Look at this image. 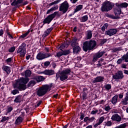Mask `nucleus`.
<instances>
[{
    "instance_id": "2eb2a0df",
    "label": "nucleus",
    "mask_w": 128,
    "mask_h": 128,
    "mask_svg": "<svg viewBox=\"0 0 128 128\" xmlns=\"http://www.w3.org/2000/svg\"><path fill=\"white\" fill-rule=\"evenodd\" d=\"M104 77L102 76H98L94 78L92 80V83L96 84L97 82H104Z\"/></svg>"
},
{
    "instance_id": "864d4df0",
    "label": "nucleus",
    "mask_w": 128,
    "mask_h": 128,
    "mask_svg": "<svg viewBox=\"0 0 128 128\" xmlns=\"http://www.w3.org/2000/svg\"><path fill=\"white\" fill-rule=\"evenodd\" d=\"M80 119L81 120H84V116H86V115L84 114V113H82V112H80Z\"/></svg>"
},
{
    "instance_id": "6e6d98bb",
    "label": "nucleus",
    "mask_w": 128,
    "mask_h": 128,
    "mask_svg": "<svg viewBox=\"0 0 128 128\" xmlns=\"http://www.w3.org/2000/svg\"><path fill=\"white\" fill-rule=\"evenodd\" d=\"M94 120H96L94 116H92V118H89V122H92Z\"/></svg>"
},
{
    "instance_id": "4468645a",
    "label": "nucleus",
    "mask_w": 128,
    "mask_h": 128,
    "mask_svg": "<svg viewBox=\"0 0 128 128\" xmlns=\"http://www.w3.org/2000/svg\"><path fill=\"white\" fill-rule=\"evenodd\" d=\"M111 120H112V122H122V117L118 114H114L112 116Z\"/></svg>"
},
{
    "instance_id": "a18cd8bd",
    "label": "nucleus",
    "mask_w": 128,
    "mask_h": 128,
    "mask_svg": "<svg viewBox=\"0 0 128 128\" xmlns=\"http://www.w3.org/2000/svg\"><path fill=\"white\" fill-rule=\"evenodd\" d=\"M64 56V54L62 53V51H60V52H58L56 53V56L57 58H60V56Z\"/></svg>"
},
{
    "instance_id": "20e7f679",
    "label": "nucleus",
    "mask_w": 128,
    "mask_h": 128,
    "mask_svg": "<svg viewBox=\"0 0 128 128\" xmlns=\"http://www.w3.org/2000/svg\"><path fill=\"white\" fill-rule=\"evenodd\" d=\"M26 44L23 42L16 49V54H20V58H24L26 54Z\"/></svg>"
},
{
    "instance_id": "412c9836",
    "label": "nucleus",
    "mask_w": 128,
    "mask_h": 128,
    "mask_svg": "<svg viewBox=\"0 0 128 128\" xmlns=\"http://www.w3.org/2000/svg\"><path fill=\"white\" fill-rule=\"evenodd\" d=\"M54 30V27H50L48 28L44 32V34L42 35V38H46V36H48L52 32V30Z\"/></svg>"
},
{
    "instance_id": "7ed1b4c3",
    "label": "nucleus",
    "mask_w": 128,
    "mask_h": 128,
    "mask_svg": "<svg viewBox=\"0 0 128 128\" xmlns=\"http://www.w3.org/2000/svg\"><path fill=\"white\" fill-rule=\"evenodd\" d=\"M60 16V14L58 13V12H55L54 13L48 15L47 17H46L43 20L42 25L40 26V28H43L44 26L46 24H50V22H52V21L54 18H56V16Z\"/></svg>"
},
{
    "instance_id": "c85d7f7f",
    "label": "nucleus",
    "mask_w": 128,
    "mask_h": 128,
    "mask_svg": "<svg viewBox=\"0 0 128 128\" xmlns=\"http://www.w3.org/2000/svg\"><path fill=\"white\" fill-rule=\"evenodd\" d=\"M61 72H62L64 74H65V76H68L70 75V72H72V70H70V69L66 68L64 70H63Z\"/></svg>"
},
{
    "instance_id": "b1692460",
    "label": "nucleus",
    "mask_w": 128,
    "mask_h": 128,
    "mask_svg": "<svg viewBox=\"0 0 128 128\" xmlns=\"http://www.w3.org/2000/svg\"><path fill=\"white\" fill-rule=\"evenodd\" d=\"M58 8V6H55L52 7L51 8H50L46 12V14H52V12H54V10H56Z\"/></svg>"
},
{
    "instance_id": "bb28decb",
    "label": "nucleus",
    "mask_w": 128,
    "mask_h": 128,
    "mask_svg": "<svg viewBox=\"0 0 128 128\" xmlns=\"http://www.w3.org/2000/svg\"><path fill=\"white\" fill-rule=\"evenodd\" d=\"M86 38L87 40H90L92 38V32L90 30H88L87 31V33L86 34Z\"/></svg>"
},
{
    "instance_id": "052dcab7",
    "label": "nucleus",
    "mask_w": 128,
    "mask_h": 128,
    "mask_svg": "<svg viewBox=\"0 0 128 128\" xmlns=\"http://www.w3.org/2000/svg\"><path fill=\"white\" fill-rule=\"evenodd\" d=\"M6 120V116H2V119L0 120V122H4Z\"/></svg>"
},
{
    "instance_id": "69168bd1",
    "label": "nucleus",
    "mask_w": 128,
    "mask_h": 128,
    "mask_svg": "<svg viewBox=\"0 0 128 128\" xmlns=\"http://www.w3.org/2000/svg\"><path fill=\"white\" fill-rule=\"evenodd\" d=\"M89 120H90V118L88 117V116H86L84 118V122H89Z\"/></svg>"
},
{
    "instance_id": "a19ab883",
    "label": "nucleus",
    "mask_w": 128,
    "mask_h": 128,
    "mask_svg": "<svg viewBox=\"0 0 128 128\" xmlns=\"http://www.w3.org/2000/svg\"><path fill=\"white\" fill-rule=\"evenodd\" d=\"M60 50L62 51L63 54V56H68V54H70V50H62V49H60Z\"/></svg>"
},
{
    "instance_id": "473e14b6",
    "label": "nucleus",
    "mask_w": 128,
    "mask_h": 128,
    "mask_svg": "<svg viewBox=\"0 0 128 128\" xmlns=\"http://www.w3.org/2000/svg\"><path fill=\"white\" fill-rule=\"evenodd\" d=\"M83 6L82 4L78 5L76 6V8L74 10V12H80V10H82Z\"/></svg>"
},
{
    "instance_id": "0e129e2a",
    "label": "nucleus",
    "mask_w": 128,
    "mask_h": 128,
    "mask_svg": "<svg viewBox=\"0 0 128 128\" xmlns=\"http://www.w3.org/2000/svg\"><path fill=\"white\" fill-rule=\"evenodd\" d=\"M62 0H56L53 2V3L54 4H60V2Z\"/></svg>"
},
{
    "instance_id": "49530a36",
    "label": "nucleus",
    "mask_w": 128,
    "mask_h": 128,
    "mask_svg": "<svg viewBox=\"0 0 128 128\" xmlns=\"http://www.w3.org/2000/svg\"><path fill=\"white\" fill-rule=\"evenodd\" d=\"M14 50H16V46H13L12 47H10L8 50V52H14Z\"/></svg>"
},
{
    "instance_id": "1a4fd4ad",
    "label": "nucleus",
    "mask_w": 128,
    "mask_h": 128,
    "mask_svg": "<svg viewBox=\"0 0 128 128\" xmlns=\"http://www.w3.org/2000/svg\"><path fill=\"white\" fill-rule=\"evenodd\" d=\"M114 12L116 17L120 19V18H122V9L118 8V6H114Z\"/></svg>"
},
{
    "instance_id": "f704fd0d",
    "label": "nucleus",
    "mask_w": 128,
    "mask_h": 128,
    "mask_svg": "<svg viewBox=\"0 0 128 128\" xmlns=\"http://www.w3.org/2000/svg\"><path fill=\"white\" fill-rule=\"evenodd\" d=\"M106 16L107 18H112V20H118V18L116 16H114V15L110 14H106Z\"/></svg>"
},
{
    "instance_id": "c03bdc74",
    "label": "nucleus",
    "mask_w": 128,
    "mask_h": 128,
    "mask_svg": "<svg viewBox=\"0 0 128 128\" xmlns=\"http://www.w3.org/2000/svg\"><path fill=\"white\" fill-rule=\"evenodd\" d=\"M12 110H14V108H12V106H8L6 112L7 114H9V112H12Z\"/></svg>"
},
{
    "instance_id": "4d7b16f0",
    "label": "nucleus",
    "mask_w": 128,
    "mask_h": 128,
    "mask_svg": "<svg viewBox=\"0 0 128 128\" xmlns=\"http://www.w3.org/2000/svg\"><path fill=\"white\" fill-rule=\"evenodd\" d=\"M122 61H123V60H122V58L118 59L116 62L117 64H122Z\"/></svg>"
},
{
    "instance_id": "79ce46f5",
    "label": "nucleus",
    "mask_w": 128,
    "mask_h": 128,
    "mask_svg": "<svg viewBox=\"0 0 128 128\" xmlns=\"http://www.w3.org/2000/svg\"><path fill=\"white\" fill-rule=\"evenodd\" d=\"M43 80H44V77L42 76H38L37 82H43Z\"/></svg>"
},
{
    "instance_id": "3c124183",
    "label": "nucleus",
    "mask_w": 128,
    "mask_h": 128,
    "mask_svg": "<svg viewBox=\"0 0 128 128\" xmlns=\"http://www.w3.org/2000/svg\"><path fill=\"white\" fill-rule=\"evenodd\" d=\"M50 64V62L49 61H46L44 62V68H48V66Z\"/></svg>"
},
{
    "instance_id": "8fccbe9b",
    "label": "nucleus",
    "mask_w": 128,
    "mask_h": 128,
    "mask_svg": "<svg viewBox=\"0 0 128 128\" xmlns=\"http://www.w3.org/2000/svg\"><path fill=\"white\" fill-rule=\"evenodd\" d=\"M106 42H108V39L104 38L100 40V44H102V45L104 44H106Z\"/></svg>"
},
{
    "instance_id": "ea45409f",
    "label": "nucleus",
    "mask_w": 128,
    "mask_h": 128,
    "mask_svg": "<svg viewBox=\"0 0 128 128\" xmlns=\"http://www.w3.org/2000/svg\"><path fill=\"white\" fill-rule=\"evenodd\" d=\"M82 98L83 100H86L88 98V92H82Z\"/></svg>"
},
{
    "instance_id": "13d9d810",
    "label": "nucleus",
    "mask_w": 128,
    "mask_h": 128,
    "mask_svg": "<svg viewBox=\"0 0 128 128\" xmlns=\"http://www.w3.org/2000/svg\"><path fill=\"white\" fill-rule=\"evenodd\" d=\"M11 6H18V2H16V0H14L13 1V2H12V3L11 4Z\"/></svg>"
},
{
    "instance_id": "2f4dec72",
    "label": "nucleus",
    "mask_w": 128,
    "mask_h": 128,
    "mask_svg": "<svg viewBox=\"0 0 128 128\" xmlns=\"http://www.w3.org/2000/svg\"><path fill=\"white\" fill-rule=\"evenodd\" d=\"M4 70L6 72L7 74H10V67L8 66H4Z\"/></svg>"
},
{
    "instance_id": "423d86ee",
    "label": "nucleus",
    "mask_w": 128,
    "mask_h": 128,
    "mask_svg": "<svg viewBox=\"0 0 128 128\" xmlns=\"http://www.w3.org/2000/svg\"><path fill=\"white\" fill-rule=\"evenodd\" d=\"M50 56H52V54L50 53H42L40 52L36 55V58L38 60H42L48 58H50Z\"/></svg>"
},
{
    "instance_id": "39448f33",
    "label": "nucleus",
    "mask_w": 128,
    "mask_h": 128,
    "mask_svg": "<svg viewBox=\"0 0 128 128\" xmlns=\"http://www.w3.org/2000/svg\"><path fill=\"white\" fill-rule=\"evenodd\" d=\"M68 8H70V5L68 1L65 0L62 4H61L59 6L60 12H62V14H64L68 10Z\"/></svg>"
},
{
    "instance_id": "cd10ccee",
    "label": "nucleus",
    "mask_w": 128,
    "mask_h": 128,
    "mask_svg": "<svg viewBox=\"0 0 128 128\" xmlns=\"http://www.w3.org/2000/svg\"><path fill=\"white\" fill-rule=\"evenodd\" d=\"M61 72H62L64 74H65V76H68L70 75V72H72V70H70V69L66 68L64 70H63Z\"/></svg>"
},
{
    "instance_id": "a878e982",
    "label": "nucleus",
    "mask_w": 128,
    "mask_h": 128,
    "mask_svg": "<svg viewBox=\"0 0 128 128\" xmlns=\"http://www.w3.org/2000/svg\"><path fill=\"white\" fill-rule=\"evenodd\" d=\"M118 95H115L112 98V104L114 106H115V104H116V103L118 102Z\"/></svg>"
},
{
    "instance_id": "9d476101",
    "label": "nucleus",
    "mask_w": 128,
    "mask_h": 128,
    "mask_svg": "<svg viewBox=\"0 0 128 128\" xmlns=\"http://www.w3.org/2000/svg\"><path fill=\"white\" fill-rule=\"evenodd\" d=\"M112 77L114 80H122V78H124V76L122 70H118L114 75H113Z\"/></svg>"
},
{
    "instance_id": "f3484780",
    "label": "nucleus",
    "mask_w": 128,
    "mask_h": 128,
    "mask_svg": "<svg viewBox=\"0 0 128 128\" xmlns=\"http://www.w3.org/2000/svg\"><path fill=\"white\" fill-rule=\"evenodd\" d=\"M42 74H44L45 76H53V74H54V70H45L42 72Z\"/></svg>"
},
{
    "instance_id": "c9c22d12",
    "label": "nucleus",
    "mask_w": 128,
    "mask_h": 128,
    "mask_svg": "<svg viewBox=\"0 0 128 128\" xmlns=\"http://www.w3.org/2000/svg\"><path fill=\"white\" fill-rule=\"evenodd\" d=\"M128 99L124 98L122 99V100H121L120 104H122V106H127L128 104Z\"/></svg>"
},
{
    "instance_id": "e2e57ef3",
    "label": "nucleus",
    "mask_w": 128,
    "mask_h": 128,
    "mask_svg": "<svg viewBox=\"0 0 128 128\" xmlns=\"http://www.w3.org/2000/svg\"><path fill=\"white\" fill-rule=\"evenodd\" d=\"M42 100H39V101L37 102L36 103V106H38V107L40 106V104H42Z\"/></svg>"
},
{
    "instance_id": "58836bf2",
    "label": "nucleus",
    "mask_w": 128,
    "mask_h": 128,
    "mask_svg": "<svg viewBox=\"0 0 128 128\" xmlns=\"http://www.w3.org/2000/svg\"><path fill=\"white\" fill-rule=\"evenodd\" d=\"M11 94L14 96H16V94H20V90L18 88H15L14 90L11 91Z\"/></svg>"
},
{
    "instance_id": "5701e85b",
    "label": "nucleus",
    "mask_w": 128,
    "mask_h": 128,
    "mask_svg": "<svg viewBox=\"0 0 128 128\" xmlns=\"http://www.w3.org/2000/svg\"><path fill=\"white\" fill-rule=\"evenodd\" d=\"M68 76L64 74L63 72H60V80H61L62 82H64V80H68Z\"/></svg>"
},
{
    "instance_id": "aec40b11",
    "label": "nucleus",
    "mask_w": 128,
    "mask_h": 128,
    "mask_svg": "<svg viewBox=\"0 0 128 128\" xmlns=\"http://www.w3.org/2000/svg\"><path fill=\"white\" fill-rule=\"evenodd\" d=\"M88 44L90 46H91L92 50H94L96 46V41L92 40H90V41H88Z\"/></svg>"
},
{
    "instance_id": "338daca9",
    "label": "nucleus",
    "mask_w": 128,
    "mask_h": 128,
    "mask_svg": "<svg viewBox=\"0 0 128 128\" xmlns=\"http://www.w3.org/2000/svg\"><path fill=\"white\" fill-rule=\"evenodd\" d=\"M17 4L18 5H20V4H22V0H17Z\"/></svg>"
},
{
    "instance_id": "f8f14e48",
    "label": "nucleus",
    "mask_w": 128,
    "mask_h": 128,
    "mask_svg": "<svg viewBox=\"0 0 128 128\" xmlns=\"http://www.w3.org/2000/svg\"><path fill=\"white\" fill-rule=\"evenodd\" d=\"M118 32V30L116 28H111L105 32V36H114Z\"/></svg>"
},
{
    "instance_id": "f257e3e1",
    "label": "nucleus",
    "mask_w": 128,
    "mask_h": 128,
    "mask_svg": "<svg viewBox=\"0 0 128 128\" xmlns=\"http://www.w3.org/2000/svg\"><path fill=\"white\" fill-rule=\"evenodd\" d=\"M52 87V83L50 85L48 84H44L42 86L40 87L37 90L36 94L38 96H44L45 94H48V92H50L51 88Z\"/></svg>"
},
{
    "instance_id": "c756f323",
    "label": "nucleus",
    "mask_w": 128,
    "mask_h": 128,
    "mask_svg": "<svg viewBox=\"0 0 128 128\" xmlns=\"http://www.w3.org/2000/svg\"><path fill=\"white\" fill-rule=\"evenodd\" d=\"M22 122V118L20 116H18L15 121L16 126H18V124H20Z\"/></svg>"
},
{
    "instance_id": "09e8293b",
    "label": "nucleus",
    "mask_w": 128,
    "mask_h": 128,
    "mask_svg": "<svg viewBox=\"0 0 128 128\" xmlns=\"http://www.w3.org/2000/svg\"><path fill=\"white\" fill-rule=\"evenodd\" d=\"M20 8V5L14 6L12 8V12H16V8Z\"/></svg>"
},
{
    "instance_id": "a211bd4d",
    "label": "nucleus",
    "mask_w": 128,
    "mask_h": 128,
    "mask_svg": "<svg viewBox=\"0 0 128 128\" xmlns=\"http://www.w3.org/2000/svg\"><path fill=\"white\" fill-rule=\"evenodd\" d=\"M115 6H117V8H120V10H122V8H128V4L124 2L122 3H116Z\"/></svg>"
},
{
    "instance_id": "72a5a7b5",
    "label": "nucleus",
    "mask_w": 128,
    "mask_h": 128,
    "mask_svg": "<svg viewBox=\"0 0 128 128\" xmlns=\"http://www.w3.org/2000/svg\"><path fill=\"white\" fill-rule=\"evenodd\" d=\"M88 20V16L87 15H85L81 18L80 20L81 22H86Z\"/></svg>"
},
{
    "instance_id": "393cba45",
    "label": "nucleus",
    "mask_w": 128,
    "mask_h": 128,
    "mask_svg": "<svg viewBox=\"0 0 128 128\" xmlns=\"http://www.w3.org/2000/svg\"><path fill=\"white\" fill-rule=\"evenodd\" d=\"M104 120V116H102L100 118L98 122L96 123L95 124L94 126V128H98V126H100V124H102V122Z\"/></svg>"
},
{
    "instance_id": "37998d69",
    "label": "nucleus",
    "mask_w": 128,
    "mask_h": 128,
    "mask_svg": "<svg viewBox=\"0 0 128 128\" xmlns=\"http://www.w3.org/2000/svg\"><path fill=\"white\" fill-rule=\"evenodd\" d=\"M104 87L106 90H110L112 88V85L110 84H107L104 86Z\"/></svg>"
},
{
    "instance_id": "6e6552de",
    "label": "nucleus",
    "mask_w": 128,
    "mask_h": 128,
    "mask_svg": "<svg viewBox=\"0 0 128 128\" xmlns=\"http://www.w3.org/2000/svg\"><path fill=\"white\" fill-rule=\"evenodd\" d=\"M106 54V51H102L100 50L98 52L96 53L94 56H93V59L92 60V62H96L100 58H102L104 54Z\"/></svg>"
},
{
    "instance_id": "603ef678",
    "label": "nucleus",
    "mask_w": 128,
    "mask_h": 128,
    "mask_svg": "<svg viewBox=\"0 0 128 128\" xmlns=\"http://www.w3.org/2000/svg\"><path fill=\"white\" fill-rule=\"evenodd\" d=\"M6 32L9 38H14V36H12V34H10V33L8 32V29L7 28V30H6Z\"/></svg>"
},
{
    "instance_id": "4be33fe9",
    "label": "nucleus",
    "mask_w": 128,
    "mask_h": 128,
    "mask_svg": "<svg viewBox=\"0 0 128 128\" xmlns=\"http://www.w3.org/2000/svg\"><path fill=\"white\" fill-rule=\"evenodd\" d=\"M22 96L19 94L15 97V99L14 100V102L16 104H20L22 102Z\"/></svg>"
},
{
    "instance_id": "dca6fc26",
    "label": "nucleus",
    "mask_w": 128,
    "mask_h": 128,
    "mask_svg": "<svg viewBox=\"0 0 128 128\" xmlns=\"http://www.w3.org/2000/svg\"><path fill=\"white\" fill-rule=\"evenodd\" d=\"M34 30L32 29H29L27 32H26V33H24V34L20 36H19V39L18 40H24V38H26V36H28V34H30V32H32Z\"/></svg>"
},
{
    "instance_id": "6ab92c4d",
    "label": "nucleus",
    "mask_w": 128,
    "mask_h": 128,
    "mask_svg": "<svg viewBox=\"0 0 128 128\" xmlns=\"http://www.w3.org/2000/svg\"><path fill=\"white\" fill-rule=\"evenodd\" d=\"M73 53L74 54H79L80 52H82V48L80 47V46H76L75 47L72 48Z\"/></svg>"
},
{
    "instance_id": "ddd939ff",
    "label": "nucleus",
    "mask_w": 128,
    "mask_h": 128,
    "mask_svg": "<svg viewBox=\"0 0 128 128\" xmlns=\"http://www.w3.org/2000/svg\"><path fill=\"white\" fill-rule=\"evenodd\" d=\"M30 82V78H26L24 77H20V78L18 79L16 83L18 84H26Z\"/></svg>"
},
{
    "instance_id": "0eeeda50",
    "label": "nucleus",
    "mask_w": 128,
    "mask_h": 128,
    "mask_svg": "<svg viewBox=\"0 0 128 128\" xmlns=\"http://www.w3.org/2000/svg\"><path fill=\"white\" fill-rule=\"evenodd\" d=\"M14 88H17L19 92H22V90H26V84H23L22 83H16L14 85Z\"/></svg>"
},
{
    "instance_id": "774afa93",
    "label": "nucleus",
    "mask_w": 128,
    "mask_h": 128,
    "mask_svg": "<svg viewBox=\"0 0 128 128\" xmlns=\"http://www.w3.org/2000/svg\"><path fill=\"white\" fill-rule=\"evenodd\" d=\"M121 68H127L126 67V64H122L121 66Z\"/></svg>"
},
{
    "instance_id": "f03ea898",
    "label": "nucleus",
    "mask_w": 128,
    "mask_h": 128,
    "mask_svg": "<svg viewBox=\"0 0 128 128\" xmlns=\"http://www.w3.org/2000/svg\"><path fill=\"white\" fill-rule=\"evenodd\" d=\"M114 4L112 3V2L110 1H105L102 4L101 11L102 12H108L112 10L114 8Z\"/></svg>"
},
{
    "instance_id": "e433bc0d",
    "label": "nucleus",
    "mask_w": 128,
    "mask_h": 128,
    "mask_svg": "<svg viewBox=\"0 0 128 128\" xmlns=\"http://www.w3.org/2000/svg\"><path fill=\"white\" fill-rule=\"evenodd\" d=\"M36 84V82L34 80H31L28 84V88H30V86H34Z\"/></svg>"
},
{
    "instance_id": "9b49d317",
    "label": "nucleus",
    "mask_w": 128,
    "mask_h": 128,
    "mask_svg": "<svg viewBox=\"0 0 128 128\" xmlns=\"http://www.w3.org/2000/svg\"><path fill=\"white\" fill-rule=\"evenodd\" d=\"M82 50L85 52H86L88 50H92V46L88 44V41H86L84 42Z\"/></svg>"
},
{
    "instance_id": "5fc2aeb1",
    "label": "nucleus",
    "mask_w": 128,
    "mask_h": 128,
    "mask_svg": "<svg viewBox=\"0 0 128 128\" xmlns=\"http://www.w3.org/2000/svg\"><path fill=\"white\" fill-rule=\"evenodd\" d=\"M59 78L60 79V73L57 72L56 76V80H58Z\"/></svg>"
},
{
    "instance_id": "de8ad7c7",
    "label": "nucleus",
    "mask_w": 128,
    "mask_h": 128,
    "mask_svg": "<svg viewBox=\"0 0 128 128\" xmlns=\"http://www.w3.org/2000/svg\"><path fill=\"white\" fill-rule=\"evenodd\" d=\"M105 124L107 126H112V121L108 120L107 122H105Z\"/></svg>"
},
{
    "instance_id": "7c9ffc66",
    "label": "nucleus",
    "mask_w": 128,
    "mask_h": 128,
    "mask_svg": "<svg viewBox=\"0 0 128 128\" xmlns=\"http://www.w3.org/2000/svg\"><path fill=\"white\" fill-rule=\"evenodd\" d=\"M30 76H32V71L30 70H26L25 71V78H28Z\"/></svg>"
},
{
    "instance_id": "680f3d73",
    "label": "nucleus",
    "mask_w": 128,
    "mask_h": 128,
    "mask_svg": "<svg viewBox=\"0 0 128 128\" xmlns=\"http://www.w3.org/2000/svg\"><path fill=\"white\" fill-rule=\"evenodd\" d=\"M110 106H107L105 108H104V110H105L106 112H108V110H110Z\"/></svg>"
},
{
    "instance_id": "bf43d9fd",
    "label": "nucleus",
    "mask_w": 128,
    "mask_h": 128,
    "mask_svg": "<svg viewBox=\"0 0 128 128\" xmlns=\"http://www.w3.org/2000/svg\"><path fill=\"white\" fill-rule=\"evenodd\" d=\"M6 60L7 64H9V62H12V58H8Z\"/></svg>"
},
{
    "instance_id": "4c0bfd02",
    "label": "nucleus",
    "mask_w": 128,
    "mask_h": 128,
    "mask_svg": "<svg viewBox=\"0 0 128 128\" xmlns=\"http://www.w3.org/2000/svg\"><path fill=\"white\" fill-rule=\"evenodd\" d=\"M76 42H78V39L75 38L72 42L71 46H72V48H76V46H78V45H76Z\"/></svg>"
}]
</instances>
